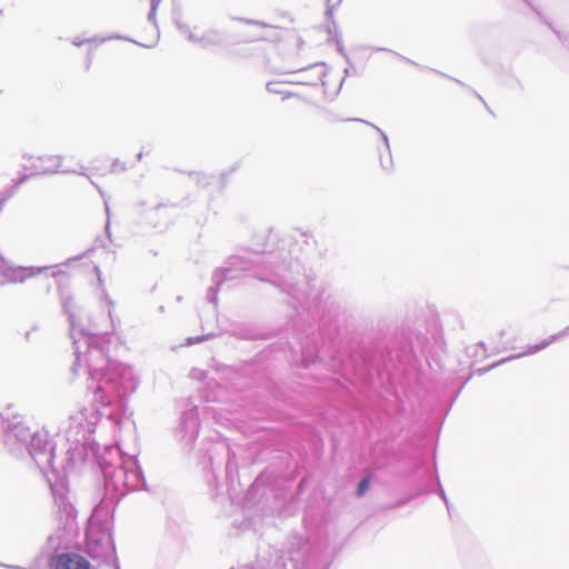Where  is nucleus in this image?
<instances>
[{
  "instance_id": "1",
  "label": "nucleus",
  "mask_w": 569,
  "mask_h": 569,
  "mask_svg": "<svg viewBox=\"0 0 569 569\" xmlns=\"http://www.w3.org/2000/svg\"><path fill=\"white\" fill-rule=\"evenodd\" d=\"M53 569H92L90 562L81 555L66 552L54 556L51 559Z\"/></svg>"
},
{
  "instance_id": "3",
  "label": "nucleus",
  "mask_w": 569,
  "mask_h": 569,
  "mask_svg": "<svg viewBox=\"0 0 569 569\" xmlns=\"http://www.w3.org/2000/svg\"><path fill=\"white\" fill-rule=\"evenodd\" d=\"M369 483H370L369 477L363 478L360 481V483L358 485L357 495L363 496L366 493V491L368 490Z\"/></svg>"
},
{
  "instance_id": "6",
  "label": "nucleus",
  "mask_w": 569,
  "mask_h": 569,
  "mask_svg": "<svg viewBox=\"0 0 569 569\" xmlns=\"http://www.w3.org/2000/svg\"><path fill=\"white\" fill-rule=\"evenodd\" d=\"M307 69H308L307 67H300L296 71H302V70H307Z\"/></svg>"
},
{
  "instance_id": "5",
  "label": "nucleus",
  "mask_w": 569,
  "mask_h": 569,
  "mask_svg": "<svg viewBox=\"0 0 569 569\" xmlns=\"http://www.w3.org/2000/svg\"><path fill=\"white\" fill-rule=\"evenodd\" d=\"M158 4H159V0H152L151 11H150V18L151 19H154L156 10H157Z\"/></svg>"
},
{
  "instance_id": "2",
  "label": "nucleus",
  "mask_w": 569,
  "mask_h": 569,
  "mask_svg": "<svg viewBox=\"0 0 569 569\" xmlns=\"http://www.w3.org/2000/svg\"><path fill=\"white\" fill-rule=\"evenodd\" d=\"M556 339V336L551 337L550 339H546L543 341H541L539 345H535L532 347L529 348V350L527 352H525L523 355H531V353H536L545 348H547L548 346H550Z\"/></svg>"
},
{
  "instance_id": "4",
  "label": "nucleus",
  "mask_w": 569,
  "mask_h": 569,
  "mask_svg": "<svg viewBox=\"0 0 569 569\" xmlns=\"http://www.w3.org/2000/svg\"><path fill=\"white\" fill-rule=\"evenodd\" d=\"M290 99H296L299 102L307 103V100L305 98L300 97L299 94L292 93V92H287L283 97V100H290Z\"/></svg>"
}]
</instances>
